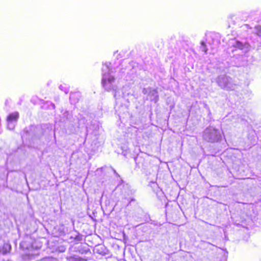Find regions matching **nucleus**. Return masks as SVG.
<instances>
[{
    "label": "nucleus",
    "instance_id": "nucleus-4",
    "mask_svg": "<svg viewBox=\"0 0 261 261\" xmlns=\"http://www.w3.org/2000/svg\"><path fill=\"white\" fill-rule=\"evenodd\" d=\"M19 118V113L15 112L10 114L7 117L6 120L8 122L16 121Z\"/></svg>",
    "mask_w": 261,
    "mask_h": 261
},
{
    "label": "nucleus",
    "instance_id": "nucleus-6",
    "mask_svg": "<svg viewBox=\"0 0 261 261\" xmlns=\"http://www.w3.org/2000/svg\"><path fill=\"white\" fill-rule=\"evenodd\" d=\"M256 34L259 36H261V26H257L255 27Z\"/></svg>",
    "mask_w": 261,
    "mask_h": 261
},
{
    "label": "nucleus",
    "instance_id": "nucleus-1",
    "mask_svg": "<svg viewBox=\"0 0 261 261\" xmlns=\"http://www.w3.org/2000/svg\"><path fill=\"white\" fill-rule=\"evenodd\" d=\"M115 79L114 76L112 75L106 76L105 75L101 80V84L103 88L106 90L110 91L115 90Z\"/></svg>",
    "mask_w": 261,
    "mask_h": 261
},
{
    "label": "nucleus",
    "instance_id": "nucleus-3",
    "mask_svg": "<svg viewBox=\"0 0 261 261\" xmlns=\"http://www.w3.org/2000/svg\"><path fill=\"white\" fill-rule=\"evenodd\" d=\"M11 246L9 243H4L0 245V254L6 255L10 252Z\"/></svg>",
    "mask_w": 261,
    "mask_h": 261
},
{
    "label": "nucleus",
    "instance_id": "nucleus-2",
    "mask_svg": "<svg viewBox=\"0 0 261 261\" xmlns=\"http://www.w3.org/2000/svg\"><path fill=\"white\" fill-rule=\"evenodd\" d=\"M217 130L207 128L204 134V139L207 141L214 142L217 138Z\"/></svg>",
    "mask_w": 261,
    "mask_h": 261
},
{
    "label": "nucleus",
    "instance_id": "nucleus-9",
    "mask_svg": "<svg viewBox=\"0 0 261 261\" xmlns=\"http://www.w3.org/2000/svg\"><path fill=\"white\" fill-rule=\"evenodd\" d=\"M201 44H202V45H203V46H205V43H204V42H201Z\"/></svg>",
    "mask_w": 261,
    "mask_h": 261
},
{
    "label": "nucleus",
    "instance_id": "nucleus-8",
    "mask_svg": "<svg viewBox=\"0 0 261 261\" xmlns=\"http://www.w3.org/2000/svg\"><path fill=\"white\" fill-rule=\"evenodd\" d=\"M237 46H240V47L243 46L242 43H241L240 41H237Z\"/></svg>",
    "mask_w": 261,
    "mask_h": 261
},
{
    "label": "nucleus",
    "instance_id": "nucleus-7",
    "mask_svg": "<svg viewBox=\"0 0 261 261\" xmlns=\"http://www.w3.org/2000/svg\"><path fill=\"white\" fill-rule=\"evenodd\" d=\"M74 239L75 240H76L77 241H82V238L81 237V236H79V235H77L76 236L75 238H74Z\"/></svg>",
    "mask_w": 261,
    "mask_h": 261
},
{
    "label": "nucleus",
    "instance_id": "nucleus-5",
    "mask_svg": "<svg viewBox=\"0 0 261 261\" xmlns=\"http://www.w3.org/2000/svg\"><path fill=\"white\" fill-rule=\"evenodd\" d=\"M68 261H87L88 259L83 258L75 255H71L67 257L66 258Z\"/></svg>",
    "mask_w": 261,
    "mask_h": 261
}]
</instances>
